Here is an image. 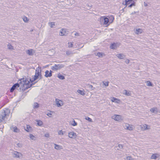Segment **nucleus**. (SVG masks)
<instances>
[{
	"label": "nucleus",
	"instance_id": "nucleus-54",
	"mask_svg": "<svg viewBox=\"0 0 160 160\" xmlns=\"http://www.w3.org/2000/svg\"><path fill=\"white\" fill-rule=\"evenodd\" d=\"M136 12L135 11H134V12H132V14H135L136 13Z\"/></svg>",
	"mask_w": 160,
	"mask_h": 160
},
{
	"label": "nucleus",
	"instance_id": "nucleus-1",
	"mask_svg": "<svg viewBox=\"0 0 160 160\" xmlns=\"http://www.w3.org/2000/svg\"><path fill=\"white\" fill-rule=\"evenodd\" d=\"M34 83L29 84V81L25 77L19 79L18 83L14 84L10 89V92H12L17 88L20 91H24L31 87Z\"/></svg>",
	"mask_w": 160,
	"mask_h": 160
},
{
	"label": "nucleus",
	"instance_id": "nucleus-12",
	"mask_svg": "<svg viewBox=\"0 0 160 160\" xmlns=\"http://www.w3.org/2000/svg\"><path fill=\"white\" fill-rule=\"evenodd\" d=\"M38 78H39V76L35 74V75L34 76V77H33V78L32 80H31V79H30V82H32L31 84H32V83L35 84V83L37 82H36L34 83H33V82H34V81L36 80ZM34 84L33 85H34Z\"/></svg>",
	"mask_w": 160,
	"mask_h": 160
},
{
	"label": "nucleus",
	"instance_id": "nucleus-47",
	"mask_svg": "<svg viewBox=\"0 0 160 160\" xmlns=\"http://www.w3.org/2000/svg\"><path fill=\"white\" fill-rule=\"evenodd\" d=\"M47 115L49 117H52V114L51 113L48 112L47 114Z\"/></svg>",
	"mask_w": 160,
	"mask_h": 160
},
{
	"label": "nucleus",
	"instance_id": "nucleus-9",
	"mask_svg": "<svg viewBox=\"0 0 160 160\" xmlns=\"http://www.w3.org/2000/svg\"><path fill=\"white\" fill-rule=\"evenodd\" d=\"M68 34V31L64 29H62L60 32L59 34L60 36H66Z\"/></svg>",
	"mask_w": 160,
	"mask_h": 160
},
{
	"label": "nucleus",
	"instance_id": "nucleus-55",
	"mask_svg": "<svg viewBox=\"0 0 160 160\" xmlns=\"http://www.w3.org/2000/svg\"><path fill=\"white\" fill-rule=\"evenodd\" d=\"M149 128V127H148V128Z\"/></svg>",
	"mask_w": 160,
	"mask_h": 160
},
{
	"label": "nucleus",
	"instance_id": "nucleus-26",
	"mask_svg": "<svg viewBox=\"0 0 160 160\" xmlns=\"http://www.w3.org/2000/svg\"><path fill=\"white\" fill-rule=\"evenodd\" d=\"M142 31L141 29H137L136 30V33L137 34L141 33L142 32Z\"/></svg>",
	"mask_w": 160,
	"mask_h": 160
},
{
	"label": "nucleus",
	"instance_id": "nucleus-38",
	"mask_svg": "<svg viewBox=\"0 0 160 160\" xmlns=\"http://www.w3.org/2000/svg\"><path fill=\"white\" fill-rule=\"evenodd\" d=\"M103 84L106 87H107L108 86L109 82H103Z\"/></svg>",
	"mask_w": 160,
	"mask_h": 160
},
{
	"label": "nucleus",
	"instance_id": "nucleus-36",
	"mask_svg": "<svg viewBox=\"0 0 160 160\" xmlns=\"http://www.w3.org/2000/svg\"><path fill=\"white\" fill-rule=\"evenodd\" d=\"M71 124L72 126H75L77 125V123L75 121V120H73L72 121V122L71 123Z\"/></svg>",
	"mask_w": 160,
	"mask_h": 160
},
{
	"label": "nucleus",
	"instance_id": "nucleus-23",
	"mask_svg": "<svg viewBox=\"0 0 160 160\" xmlns=\"http://www.w3.org/2000/svg\"><path fill=\"white\" fill-rule=\"evenodd\" d=\"M126 129L129 130H132L133 129L132 126H130L129 124L126 125Z\"/></svg>",
	"mask_w": 160,
	"mask_h": 160
},
{
	"label": "nucleus",
	"instance_id": "nucleus-25",
	"mask_svg": "<svg viewBox=\"0 0 160 160\" xmlns=\"http://www.w3.org/2000/svg\"><path fill=\"white\" fill-rule=\"evenodd\" d=\"M29 137L30 139L32 140H35L36 139V138L32 134H29Z\"/></svg>",
	"mask_w": 160,
	"mask_h": 160
},
{
	"label": "nucleus",
	"instance_id": "nucleus-5",
	"mask_svg": "<svg viewBox=\"0 0 160 160\" xmlns=\"http://www.w3.org/2000/svg\"><path fill=\"white\" fill-rule=\"evenodd\" d=\"M120 45V43H112L110 46L111 49H115Z\"/></svg>",
	"mask_w": 160,
	"mask_h": 160
},
{
	"label": "nucleus",
	"instance_id": "nucleus-37",
	"mask_svg": "<svg viewBox=\"0 0 160 160\" xmlns=\"http://www.w3.org/2000/svg\"><path fill=\"white\" fill-rule=\"evenodd\" d=\"M157 158V156L155 154H152L151 156V158L153 159H156Z\"/></svg>",
	"mask_w": 160,
	"mask_h": 160
},
{
	"label": "nucleus",
	"instance_id": "nucleus-49",
	"mask_svg": "<svg viewBox=\"0 0 160 160\" xmlns=\"http://www.w3.org/2000/svg\"><path fill=\"white\" fill-rule=\"evenodd\" d=\"M125 62L127 63V64H128L129 63V60L128 59H127L126 60H125Z\"/></svg>",
	"mask_w": 160,
	"mask_h": 160
},
{
	"label": "nucleus",
	"instance_id": "nucleus-30",
	"mask_svg": "<svg viewBox=\"0 0 160 160\" xmlns=\"http://www.w3.org/2000/svg\"><path fill=\"white\" fill-rule=\"evenodd\" d=\"M148 126L146 124H144L143 125V128L144 130H148L150 129V126H149V128H148Z\"/></svg>",
	"mask_w": 160,
	"mask_h": 160
},
{
	"label": "nucleus",
	"instance_id": "nucleus-16",
	"mask_svg": "<svg viewBox=\"0 0 160 160\" xmlns=\"http://www.w3.org/2000/svg\"><path fill=\"white\" fill-rule=\"evenodd\" d=\"M150 112L152 113L156 112L157 113L158 112V108H153L150 110Z\"/></svg>",
	"mask_w": 160,
	"mask_h": 160
},
{
	"label": "nucleus",
	"instance_id": "nucleus-13",
	"mask_svg": "<svg viewBox=\"0 0 160 160\" xmlns=\"http://www.w3.org/2000/svg\"><path fill=\"white\" fill-rule=\"evenodd\" d=\"M41 68H39V67H38V68H36V69L35 71V74H36L39 75H40V74H41Z\"/></svg>",
	"mask_w": 160,
	"mask_h": 160
},
{
	"label": "nucleus",
	"instance_id": "nucleus-32",
	"mask_svg": "<svg viewBox=\"0 0 160 160\" xmlns=\"http://www.w3.org/2000/svg\"><path fill=\"white\" fill-rule=\"evenodd\" d=\"M87 86L88 88H90L92 90H94L95 89V88L93 87V86L91 85L88 84L87 85Z\"/></svg>",
	"mask_w": 160,
	"mask_h": 160
},
{
	"label": "nucleus",
	"instance_id": "nucleus-14",
	"mask_svg": "<svg viewBox=\"0 0 160 160\" xmlns=\"http://www.w3.org/2000/svg\"><path fill=\"white\" fill-rule=\"evenodd\" d=\"M56 103L57 107H60L63 105L62 101L59 100H57V99H56Z\"/></svg>",
	"mask_w": 160,
	"mask_h": 160
},
{
	"label": "nucleus",
	"instance_id": "nucleus-40",
	"mask_svg": "<svg viewBox=\"0 0 160 160\" xmlns=\"http://www.w3.org/2000/svg\"><path fill=\"white\" fill-rule=\"evenodd\" d=\"M55 25V22H52L50 23V26L51 28H53Z\"/></svg>",
	"mask_w": 160,
	"mask_h": 160
},
{
	"label": "nucleus",
	"instance_id": "nucleus-29",
	"mask_svg": "<svg viewBox=\"0 0 160 160\" xmlns=\"http://www.w3.org/2000/svg\"><path fill=\"white\" fill-rule=\"evenodd\" d=\"M133 0H125V5H127L129 4L130 2L132 1Z\"/></svg>",
	"mask_w": 160,
	"mask_h": 160
},
{
	"label": "nucleus",
	"instance_id": "nucleus-11",
	"mask_svg": "<svg viewBox=\"0 0 160 160\" xmlns=\"http://www.w3.org/2000/svg\"><path fill=\"white\" fill-rule=\"evenodd\" d=\"M103 21H104V24L106 25H107V26H108L110 24L109 23V20L108 18L107 17H104L103 20H102Z\"/></svg>",
	"mask_w": 160,
	"mask_h": 160
},
{
	"label": "nucleus",
	"instance_id": "nucleus-18",
	"mask_svg": "<svg viewBox=\"0 0 160 160\" xmlns=\"http://www.w3.org/2000/svg\"><path fill=\"white\" fill-rule=\"evenodd\" d=\"M124 94H125L127 96H130L131 95V93L130 91H128L126 90H124Z\"/></svg>",
	"mask_w": 160,
	"mask_h": 160
},
{
	"label": "nucleus",
	"instance_id": "nucleus-7",
	"mask_svg": "<svg viewBox=\"0 0 160 160\" xmlns=\"http://www.w3.org/2000/svg\"><path fill=\"white\" fill-rule=\"evenodd\" d=\"M52 72L51 70H50V72L48 70H46L45 72V77L46 78L51 77L52 76Z\"/></svg>",
	"mask_w": 160,
	"mask_h": 160
},
{
	"label": "nucleus",
	"instance_id": "nucleus-43",
	"mask_svg": "<svg viewBox=\"0 0 160 160\" xmlns=\"http://www.w3.org/2000/svg\"><path fill=\"white\" fill-rule=\"evenodd\" d=\"M23 19V20L25 22H27L28 20L27 18L25 16L24 17Z\"/></svg>",
	"mask_w": 160,
	"mask_h": 160
},
{
	"label": "nucleus",
	"instance_id": "nucleus-17",
	"mask_svg": "<svg viewBox=\"0 0 160 160\" xmlns=\"http://www.w3.org/2000/svg\"><path fill=\"white\" fill-rule=\"evenodd\" d=\"M111 101L113 102H115L117 103H118L120 102V100L119 99H118L117 98H114V97H112Z\"/></svg>",
	"mask_w": 160,
	"mask_h": 160
},
{
	"label": "nucleus",
	"instance_id": "nucleus-52",
	"mask_svg": "<svg viewBox=\"0 0 160 160\" xmlns=\"http://www.w3.org/2000/svg\"><path fill=\"white\" fill-rule=\"evenodd\" d=\"M144 5L145 7H146L148 6L147 4L145 2H144Z\"/></svg>",
	"mask_w": 160,
	"mask_h": 160
},
{
	"label": "nucleus",
	"instance_id": "nucleus-24",
	"mask_svg": "<svg viewBox=\"0 0 160 160\" xmlns=\"http://www.w3.org/2000/svg\"><path fill=\"white\" fill-rule=\"evenodd\" d=\"M77 92L79 93L81 95H84L85 94L84 91L83 90H78L77 91Z\"/></svg>",
	"mask_w": 160,
	"mask_h": 160
},
{
	"label": "nucleus",
	"instance_id": "nucleus-21",
	"mask_svg": "<svg viewBox=\"0 0 160 160\" xmlns=\"http://www.w3.org/2000/svg\"><path fill=\"white\" fill-rule=\"evenodd\" d=\"M36 122H37V125L38 126H41L43 124L42 122L40 120H36Z\"/></svg>",
	"mask_w": 160,
	"mask_h": 160
},
{
	"label": "nucleus",
	"instance_id": "nucleus-53",
	"mask_svg": "<svg viewBox=\"0 0 160 160\" xmlns=\"http://www.w3.org/2000/svg\"><path fill=\"white\" fill-rule=\"evenodd\" d=\"M49 136V134H45V136L46 137H48Z\"/></svg>",
	"mask_w": 160,
	"mask_h": 160
},
{
	"label": "nucleus",
	"instance_id": "nucleus-41",
	"mask_svg": "<svg viewBox=\"0 0 160 160\" xmlns=\"http://www.w3.org/2000/svg\"><path fill=\"white\" fill-rule=\"evenodd\" d=\"M68 47L69 48H72L73 47V42H68Z\"/></svg>",
	"mask_w": 160,
	"mask_h": 160
},
{
	"label": "nucleus",
	"instance_id": "nucleus-4",
	"mask_svg": "<svg viewBox=\"0 0 160 160\" xmlns=\"http://www.w3.org/2000/svg\"><path fill=\"white\" fill-rule=\"evenodd\" d=\"M122 117L120 115L114 114L111 117V118L116 121H119L122 120Z\"/></svg>",
	"mask_w": 160,
	"mask_h": 160
},
{
	"label": "nucleus",
	"instance_id": "nucleus-33",
	"mask_svg": "<svg viewBox=\"0 0 160 160\" xmlns=\"http://www.w3.org/2000/svg\"><path fill=\"white\" fill-rule=\"evenodd\" d=\"M55 145V148L56 149L58 150L60 148V146L59 145H58L56 144H54Z\"/></svg>",
	"mask_w": 160,
	"mask_h": 160
},
{
	"label": "nucleus",
	"instance_id": "nucleus-2",
	"mask_svg": "<svg viewBox=\"0 0 160 160\" xmlns=\"http://www.w3.org/2000/svg\"><path fill=\"white\" fill-rule=\"evenodd\" d=\"M9 113L10 111L8 110L7 111L4 110L0 114V122L4 120L5 118L9 115L8 113Z\"/></svg>",
	"mask_w": 160,
	"mask_h": 160
},
{
	"label": "nucleus",
	"instance_id": "nucleus-27",
	"mask_svg": "<svg viewBox=\"0 0 160 160\" xmlns=\"http://www.w3.org/2000/svg\"><path fill=\"white\" fill-rule=\"evenodd\" d=\"M147 85L148 86L152 87L153 86V84L149 81H148L146 82Z\"/></svg>",
	"mask_w": 160,
	"mask_h": 160
},
{
	"label": "nucleus",
	"instance_id": "nucleus-50",
	"mask_svg": "<svg viewBox=\"0 0 160 160\" xmlns=\"http://www.w3.org/2000/svg\"><path fill=\"white\" fill-rule=\"evenodd\" d=\"M74 34L76 36H79V33L78 32H76Z\"/></svg>",
	"mask_w": 160,
	"mask_h": 160
},
{
	"label": "nucleus",
	"instance_id": "nucleus-8",
	"mask_svg": "<svg viewBox=\"0 0 160 160\" xmlns=\"http://www.w3.org/2000/svg\"><path fill=\"white\" fill-rule=\"evenodd\" d=\"M68 137L71 138H75L77 137L76 133L73 132H71L68 133Z\"/></svg>",
	"mask_w": 160,
	"mask_h": 160
},
{
	"label": "nucleus",
	"instance_id": "nucleus-3",
	"mask_svg": "<svg viewBox=\"0 0 160 160\" xmlns=\"http://www.w3.org/2000/svg\"><path fill=\"white\" fill-rule=\"evenodd\" d=\"M64 67L63 64H55L51 67V69L53 71L60 70Z\"/></svg>",
	"mask_w": 160,
	"mask_h": 160
},
{
	"label": "nucleus",
	"instance_id": "nucleus-45",
	"mask_svg": "<svg viewBox=\"0 0 160 160\" xmlns=\"http://www.w3.org/2000/svg\"><path fill=\"white\" fill-rule=\"evenodd\" d=\"M58 134L59 135H63V133L62 130H60L58 132Z\"/></svg>",
	"mask_w": 160,
	"mask_h": 160
},
{
	"label": "nucleus",
	"instance_id": "nucleus-19",
	"mask_svg": "<svg viewBox=\"0 0 160 160\" xmlns=\"http://www.w3.org/2000/svg\"><path fill=\"white\" fill-rule=\"evenodd\" d=\"M27 53L29 56H32L33 55L32 50L29 49L27 50L26 52Z\"/></svg>",
	"mask_w": 160,
	"mask_h": 160
},
{
	"label": "nucleus",
	"instance_id": "nucleus-31",
	"mask_svg": "<svg viewBox=\"0 0 160 160\" xmlns=\"http://www.w3.org/2000/svg\"><path fill=\"white\" fill-rule=\"evenodd\" d=\"M13 131L15 132H18L19 131V129L16 127H13Z\"/></svg>",
	"mask_w": 160,
	"mask_h": 160
},
{
	"label": "nucleus",
	"instance_id": "nucleus-34",
	"mask_svg": "<svg viewBox=\"0 0 160 160\" xmlns=\"http://www.w3.org/2000/svg\"><path fill=\"white\" fill-rule=\"evenodd\" d=\"M8 49H9L12 50V49H13V47L12 46V45H11L10 44H9L8 45Z\"/></svg>",
	"mask_w": 160,
	"mask_h": 160
},
{
	"label": "nucleus",
	"instance_id": "nucleus-22",
	"mask_svg": "<svg viewBox=\"0 0 160 160\" xmlns=\"http://www.w3.org/2000/svg\"><path fill=\"white\" fill-rule=\"evenodd\" d=\"M58 77L61 80H64L65 78L64 76L60 73L58 74Z\"/></svg>",
	"mask_w": 160,
	"mask_h": 160
},
{
	"label": "nucleus",
	"instance_id": "nucleus-6",
	"mask_svg": "<svg viewBox=\"0 0 160 160\" xmlns=\"http://www.w3.org/2000/svg\"><path fill=\"white\" fill-rule=\"evenodd\" d=\"M12 155L14 158H20L22 156V155L21 153L17 151H14V152L12 153Z\"/></svg>",
	"mask_w": 160,
	"mask_h": 160
},
{
	"label": "nucleus",
	"instance_id": "nucleus-48",
	"mask_svg": "<svg viewBox=\"0 0 160 160\" xmlns=\"http://www.w3.org/2000/svg\"><path fill=\"white\" fill-rule=\"evenodd\" d=\"M131 159V157L129 156H127L126 158V160H130Z\"/></svg>",
	"mask_w": 160,
	"mask_h": 160
},
{
	"label": "nucleus",
	"instance_id": "nucleus-46",
	"mask_svg": "<svg viewBox=\"0 0 160 160\" xmlns=\"http://www.w3.org/2000/svg\"><path fill=\"white\" fill-rule=\"evenodd\" d=\"M118 147L120 149H122L123 148V146L121 144H119L118 145Z\"/></svg>",
	"mask_w": 160,
	"mask_h": 160
},
{
	"label": "nucleus",
	"instance_id": "nucleus-51",
	"mask_svg": "<svg viewBox=\"0 0 160 160\" xmlns=\"http://www.w3.org/2000/svg\"><path fill=\"white\" fill-rule=\"evenodd\" d=\"M39 79H41L42 78V75L41 74H40V75H39Z\"/></svg>",
	"mask_w": 160,
	"mask_h": 160
},
{
	"label": "nucleus",
	"instance_id": "nucleus-42",
	"mask_svg": "<svg viewBox=\"0 0 160 160\" xmlns=\"http://www.w3.org/2000/svg\"><path fill=\"white\" fill-rule=\"evenodd\" d=\"M135 6V2H133L132 3L128 6V7L131 8L132 6Z\"/></svg>",
	"mask_w": 160,
	"mask_h": 160
},
{
	"label": "nucleus",
	"instance_id": "nucleus-15",
	"mask_svg": "<svg viewBox=\"0 0 160 160\" xmlns=\"http://www.w3.org/2000/svg\"><path fill=\"white\" fill-rule=\"evenodd\" d=\"M116 56L120 59H122L124 58L125 56L123 54H117Z\"/></svg>",
	"mask_w": 160,
	"mask_h": 160
},
{
	"label": "nucleus",
	"instance_id": "nucleus-20",
	"mask_svg": "<svg viewBox=\"0 0 160 160\" xmlns=\"http://www.w3.org/2000/svg\"><path fill=\"white\" fill-rule=\"evenodd\" d=\"M108 19L109 20V23H111L113 22L114 18L112 15H111L109 17V18Z\"/></svg>",
	"mask_w": 160,
	"mask_h": 160
},
{
	"label": "nucleus",
	"instance_id": "nucleus-44",
	"mask_svg": "<svg viewBox=\"0 0 160 160\" xmlns=\"http://www.w3.org/2000/svg\"><path fill=\"white\" fill-rule=\"evenodd\" d=\"M66 53L67 55H69L72 54V52L71 51H66Z\"/></svg>",
	"mask_w": 160,
	"mask_h": 160
},
{
	"label": "nucleus",
	"instance_id": "nucleus-35",
	"mask_svg": "<svg viewBox=\"0 0 160 160\" xmlns=\"http://www.w3.org/2000/svg\"><path fill=\"white\" fill-rule=\"evenodd\" d=\"M96 56L99 57L102 56V53L100 52H98L97 53Z\"/></svg>",
	"mask_w": 160,
	"mask_h": 160
},
{
	"label": "nucleus",
	"instance_id": "nucleus-10",
	"mask_svg": "<svg viewBox=\"0 0 160 160\" xmlns=\"http://www.w3.org/2000/svg\"><path fill=\"white\" fill-rule=\"evenodd\" d=\"M24 130L28 132H32V128L29 125H27L26 127H24Z\"/></svg>",
	"mask_w": 160,
	"mask_h": 160
},
{
	"label": "nucleus",
	"instance_id": "nucleus-28",
	"mask_svg": "<svg viewBox=\"0 0 160 160\" xmlns=\"http://www.w3.org/2000/svg\"><path fill=\"white\" fill-rule=\"evenodd\" d=\"M39 107V104L37 102H35L34 103L33 108H38Z\"/></svg>",
	"mask_w": 160,
	"mask_h": 160
},
{
	"label": "nucleus",
	"instance_id": "nucleus-39",
	"mask_svg": "<svg viewBox=\"0 0 160 160\" xmlns=\"http://www.w3.org/2000/svg\"><path fill=\"white\" fill-rule=\"evenodd\" d=\"M86 120H88L89 122H92V120L91 118H90L88 117L86 118Z\"/></svg>",
	"mask_w": 160,
	"mask_h": 160
}]
</instances>
